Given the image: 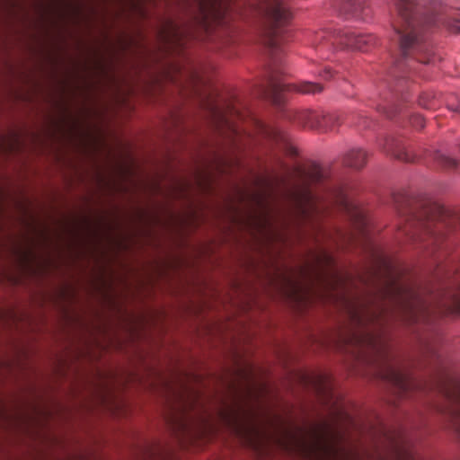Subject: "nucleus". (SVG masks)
I'll list each match as a JSON object with an SVG mask.
<instances>
[{
    "instance_id": "obj_1",
    "label": "nucleus",
    "mask_w": 460,
    "mask_h": 460,
    "mask_svg": "<svg viewBox=\"0 0 460 460\" xmlns=\"http://www.w3.org/2000/svg\"><path fill=\"white\" fill-rule=\"evenodd\" d=\"M391 40L397 47L392 74L394 77L413 68L416 62L429 64L432 59L430 44L426 40V32L432 26L444 22L440 14H434L422 0H391Z\"/></svg>"
},
{
    "instance_id": "obj_2",
    "label": "nucleus",
    "mask_w": 460,
    "mask_h": 460,
    "mask_svg": "<svg viewBox=\"0 0 460 460\" xmlns=\"http://www.w3.org/2000/svg\"><path fill=\"white\" fill-rule=\"evenodd\" d=\"M288 436L291 449L306 460H359L358 453L343 445V434L331 423L323 422L300 435Z\"/></svg>"
},
{
    "instance_id": "obj_3",
    "label": "nucleus",
    "mask_w": 460,
    "mask_h": 460,
    "mask_svg": "<svg viewBox=\"0 0 460 460\" xmlns=\"http://www.w3.org/2000/svg\"><path fill=\"white\" fill-rule=\"evenodd\" d=\"M403 231L412 240L427 243L426 246L438 245L445 229L453 228L459 218L448 208L431 203L418 213H411Z\"/></svg>"
},
{
    "instance_id": "obj_4",
    "label": "nucleus",
    "mask_w": 460,
    "mask_h": 460,
    "mask_svg": "<svg viewBox=\"0 0 460 460\" xmlns=\"http://www.w3.org/2000/svg\"><path fill=\"white\" fill-rule=\"evenodd\" d=\"M294 174L298 178L297 182L289 184L286 180H281L284 185L283 196L297 217L307 218L315 206L314 196L309 186L323 181L325 172L321 166L314 164L308 170L296 168Z\"/></svg>"
},
{
    "instance_id": "obj_5",
    "label": "nucleus",
    "mask_w": 460,
    "mask_h": 460,
    "mask_svg": "<svg viewBox=\"0 0 460 460\" xmlns=\"http://www.w3.org/2000/svg\"><path fill=\"white\" fill-rule=\"evenodd\" d=\"M259 12L263 18L266 44L272 50L279 45V33L292 18L287 0H259Z\"/></svg>"
},
{
    "instance_id": "obj_6",
    "label": "nucleus",
    "mask_w": 460,
    "mask_h": 460,
    "mask_svg": "<svg viewBox=\"0 0 460 460\" xmlns=\"http://www.w3.org/2000/svg\"><path fill=\"white\" fill-rule=\"evenodd\" d=\"M383 296L399 311L411 317H414L419 307L422 306L419 293L413 288L400 283L394 276L385 280Z\"/></svg>"
},
{
    "instance_id": "obj_7",
    "label": "nucleus",
    "mask_w": 460,
    "mask_h": 460,
    "mask_svg": "<svg viewBox=\"0 0 460 460\" xmlns=\"http://www.w3.org/2000/svg\"><path fill=\"white\" fill-rule=\"evenodd\" d=\"M280 73L274 69L270 72L269 85L263 90V96L276 105L283 102V93L296 92L302 94H316L323 92V87L320 84L309 81H301L296 84L285 83L280 79Z\"/></svg>"
},
{
    "instance_id": "obj_8",
    "label": "nucleus",
    "mask_w": 460,
    "mask_h": 460,
    "mask_svg": "<svg viewBox=\"0 0 460 460\" xmlns=\"http://www.w3.org/2000/svg\"><path fill=\"white\" fill-rule=\"evenodd\" d=\"M317 37L320 40H332V44L337 43L360 51H367L370 46L376 42V38L372 34H357L350 30L334 31L332 36L329 35V32L323 31Z\"/></svg>"
},
{
    "instance_id": "obj_9",
    "label": "nucleus",
    "mask_w": 460,
    "mask_h": 460,
    "mask_svg": "<svg viewBox=\"0 0 460 460\" xmlns=\"http://www.w3.org/2000/svg\"><path fill=\"white\" fill-rule=\"evenodd\" d=\"M174 88L178 84L179 77L185 75L192 84H198L201 80L199 70L193 64H188V67L182 68L176 60V55L179 46V31L174 22Z\"/></svg>"
},
{
    "instance_id": "obj_10",
    "label": "nucleus",
    "mask_w": 460,
    "mask_h": 460,
    "mask_svg": "<svg viewBox=\"0 0 460 460\" xmlns=\"http://www.w3.org/2000/svg\"><path fill=\"white\" fill-rule=\"evenodd\" d=\"M202 26L208 30L209 20L219 21L223 14V0H198Z\"/></svg>"
},
{
    "instance_id": "obj_11",
    "label": "nucleus",
    "mask_w": 460,
    "mask_h": 460,
    "mask_svg": "<svg viewBox=\"0 0 460 460\" xmlns=\"http://www.w3.org/2000/svg\"><path fill=\"white\" fill-rule=\"evenodd\" d=\"M338 202L341 208L347 214L349 219L359 228H364L367 222L364 211L354 202H352L346 195L340 193Z\"/></svg>"
},
{
    "instance_id": "obj_12",
    "label": "nucleus",
    "mask_w": 460,
    "mask_h": 460,
    "mask_svg": "<svg viewBox=\"0 0 460 460\" xmlns=\"http://www.w3.org/2000/svg\"><path fill=\"white\" fill-rule=\"evenodd\" d=\"M381 150L404 162H413L414 157L406 150L402 142L394 137H386L384 143L379 144Z\"/></svg>"
},
{
    "instance_id": "obj_13",
    "label": "nucleus",
    "mask_w": 460,
    "mask_h": 460,
    "mask_svg": "<svg viewBox=\"0 0 460 460\" xmlns=\"http://www.w3.org/2000/svg\"><path fill=\"white\" fill-rule=\"evenodd\" d=\"M384 378L402 394H406L413 385L412 381L404 373L393 367H388L384 374Z\"/></svg>"
},
{
    "instance_id": "obj_14",
    "label": "nucleus",
    "mask_w": 460,
    "mask_h": 460,
    "mask_svg": "<svg viewBox=\"0 0 460 460\" xmlns=\"http://www.w3.org/2000/svg\"><path fill=\"white\" fill-rule=\"evenodd\" d=\"M367 153L359 148L353 147L349 149L343 157V164L350 168L361 169L367 163Z\"/></svg>"
},
{
    "instance_id": "obj_15",
    "label": "nucleus",
    "mask_w": 460,
    "mask_h": 460,
    "mask_svg": "<svg viewBox=\"0 0 460 460\" xmlns=\"http://www.w3.org/2000/svg\"><path fill=\"white\" fill-rule=\"evenodd\" d=\"M318 121L316 129L324 132L334 131L341 124V116L338 113H319Z\"/></svg>"
},
{
    "instance_id": "obj_16",
    "label": "nucleus",
    "mask_w": 460,
    "mask_h": 460,
    "mask_svg": "<svg viewBox=\"0 0 460 460\" xmlns=\"http://www.w3.org/2000/svg\"><path fill=\"white\" fill-rule=\"evenodd\" d=\"M341 12L357 19L365 17V0H345Z\"/></svg>"
},
{
    "instance_id": "obj_17",
    "label": "nucleus",
    "mask_w": 460,
    "mask_h": 460,
    "mask_svg": "<svg viewBox=\"0 0 460 460\" xmlns=\"http://www.w3.org/2000/svg\"><path fill=\"white\" fill-rule=\"evenodd\" d=\"M319 113L313 111H302L296 114L295 120L302 127L312 129L317 128Z\"/></svg>"
},
{
    "instance_id": "obj_18",
    "label": "nucleus",
    "mask_w": 460,
    "mask_h": 460,
    "mask_svg": "<svg viewBox=\"0 0 460 460\" xmlns=\"http://www.w3.org/2000/svg\"><path fill=\"white\" fill-rule=\"evenodd\" d=\"M212 114L216 117V127L218 131H223L227 128L232 135H238V128L229 120L226 114H224L217 108H212Z\"/></svg>"
},
{
    "instance_id": "obj_19",
    "label": "nucleus",
    "mask_w": 460,
    "mask_h": 460,
    "mask_svg": "<svg viewBox=\"0 0 460 460\" xmlns=\"http://www.w3.org/2000/svg\"><path fill=\"white\" fill-rule=\"evenodd\" d=\"M438 163L447 169H454L457 166V161L443 154L437 155Z\"/></svg>"
},
{
    "instance_id": "obj_20",
    "label": "nucleus",
    "mask_w": 460,
    "mask_h": 460,
    "mask_svg": "<svg viewBox=\"0 0 460 460\" xmlns=\"http://www.w3.org/2000/svg\"><path fill=\"white\" fill-rule=\"evenodd\" d=\"M411 124L417 128H422L425 125V122L420 115H415L411 118Z\"/></svg>"
},
{
    "instance_id": "obj_21",
    "label": "nucleus",
    "mask_w": 460,
    "mask_h": 460,
    "mask_svg": "<svg viewBox=\"0 0 460 460\" xmlns=\"http://www.w3.org/2000/svg\"><path fill=\"white\" fill-rule=\"evenodd\" d=\"M319 76L324 80H329L332 77V71L329 67H325L323 71L319 72Z\"/></svg>"
},
{
    "instance_id": "obj_22",
    "label": "nucleus",
    "mask_w": 460,
    "mask_h": 460,
    "mask_svg": "<svg viewBox=\"0 0 460 460\" xmlns=\"http://www.w3.org/2000/svg\"><path fill=\"white\" fill-rule=\"evenodd\" d=\"M325 377L324 376H318L317 380H315V386L319 392H322L324 390L325 385Z\"/></svg>"
},
{
    "instance_id": "obj_23",
    "label": "nucleus",
    "mask_w": 460,
    "mask_h": 460,
    "mask_svg": "<svg viewBox=\"0 0 460 460\" xmlns=\"http://www.w3.org/2000/svg\"><path fill=\"white\" fill-rule=\"evenodd\" d=\"M173 218H174V236H175L176 235V228H177V225H178V221H179L178 215L175 210H174ZM175 246H176V240L174 239V247Z\"/></svg>"
},
{
    "instance_id": "obj_24",
    "label": "nucleus",
    "mask_w": 460,
    "mask_h": 460,
    "mask_svg": "<svg viewBox=\"0 0 460 460\" xmlns=\"http://www.w3.org/2000/svg\"><path fill=\"white\" fill-rule=\"evenodd\" d=\"M455 309L460 313V296H456L454 300Z\"/></svg>"
},
{
    "instance_id": "obj_25",
    "label": "nucleus",
    "mask_w": 460,
    "mask_h": 460,
    "mask_svg": "<svg viewBox=\"0 0 460 460\" xmlns=\"http://www.w3.org/2000/svg\"><path fill=\"white\" fill-rule=\"evenodd\" d=\"M180 189H181V187L179 186V184H178V182L176 181V178L174 177V187H173V190H174V200L177 198V195H178V192L180 191Z\"/></svg>"
},
{
    "instance_id": "obj_26",
    "label": "nucleus",
    "mask_w": 460,
    "mask_h": 460,
    "mask_svg": "<svg viewBox=\"0 0 460 460\" xmlns=\"http://www.w3.org/2000/svg\"><path fill=\"white\" fill-rule=\"evenodd\" d=\"M360 117V119H362V127L363 128H368L369 127V124H368V121H367V117L363 116V115H358Z\"/></svg>"
},
{
    "instance_id": "obj_27",
    "label": "nucleus",
    "mask_w": 460,
    "mask_h": 460,
    "mask_svg": "<svg viewBox=\"0 0 460 460\" xmlns=\"http://www.w3.org/2000/svg\"><path fill=\"white\" fill-rule=\"evenodd\" d=\"M420 105H421V106H422V107H424L425 109H431V108H432V106H431L430 104H428V103H426V102H425V101H424V98H423V97H421V98L420 99Z\"/></svg>"
},
{
    "instance_id": "obj_28",
    "label": "nucleus",
    "mask_w": 460,
    "mask_h": 460,
    "mask_svg": "<svg viewBox=\"0 0 460 460\" xmlns=\"http://www.w3.org/2000/svg\"><path fill=\"white\" fill-rule=\"evenodd\" d=\"M173 261H174V271H175V270H176V269H177V267H178V265H179V263H180V262H179V260H178V258H177V256H176V254H175V253H174V259H173Z\"/></svg>"
},
{
    "instance_id": "obj_29",
    "label": "nucleus",
    "mask_w": 460,
    "mask_h": 460,
    "mask_svg": "<svg viewBox=\"0 0 460 460\" xmlns=\"http://www.w3.org/2000/svg\"><path fill=\"white\" fill-rule=\"evenodd\" d=\"M450 109L454 111L460 113V102L456 107H451Z\"/></svg>"
},
{
    "instance_id": "obj_30",
    "label": "nucleus",
    "mask_w": 460,
    "mask_h": 460,
    "mask_svg": "<svg viewBox=\"0 0 460 460\" xmlns=\"http://www.w3.org/2000/svg\"><path fill=\"white\" fill-rule=\"evenodd\" d=\"M388 117H392L394 115V111H383Z\"/></svg>"
},
{
    "instance_id": "obj_31",
    "label": "nucleus",
    "mask_w": 460,
    "mask_h": 460,
    "mask_svg": "<svg viewBox=\"0 0 460 460\" xmlns=\"http://www.w3.org/2000/svg\"><path fill=\"white\" fill-rule=\"evenodd\" d=\"M230 112H231V113H234V114H236L237 116H239L238 111H235V109H234V108L231 109Z\"/></svg>"
},
{
    "instance_id": "obj_32",
    "label": "nucleus",
    "mask_w": 460,
    "mask_h": 460,
    "mask_svg": "<svg viewBox=\"0 0 460 460\" xmlns=\"http://www.w3.org/2000/svg\"><path fill=\"white\" fill-rule=\"evenodd\" d=\"M6 314H7V313H4V312L0 313V317H3V318H4V317H5V316H6Z\"/></svg>"
},
{
    "instance_id": "obj_33",
    "label": "nucleus",
    "mask_w": 460,
    "mask_h": 460,
    "mask_svg": "<svg viewBox=\"0 0 460 460\" xmlns=\"http://www.w3.org/2000/svg\"><path fill=\"white\" fill-rule=\"evenodd\" d=\"M176 422H177V420H176V417L174 416V420H173V423H174V430L176 429V424H177Z\"/></svg>"
},
{
    "instance_id": "obj_34",
    "label": "nucleus",
    "mask_w": 460,
    "mask_h": 460,
    "mask_svg": "<svg viewBox=\"0 0 460 460\" xmlns=\"http://www.w3.org/2000/svg\"><path fill=\"white\" fill-rule=\"evenodd\" d=\"M176 383V380L174 379V384ZM173 396H174V400L176 399V393L174 392L173 394Z\"/></svg>"
},
{
    "instance_id": "obj_35",
    "label": "nucleus",
    "mask_w": 460,
    "mask_h": 460,
    "mask_svg": "<svg viewBox=\"0 0 460 460\" xmlns=\"http://www.w3.org/2000/svg\"><path fill=\"white\" fill-rule=\"evenodd\" d=\"M175 460V459H174Z\"/></svg>"
}]
</instances>
